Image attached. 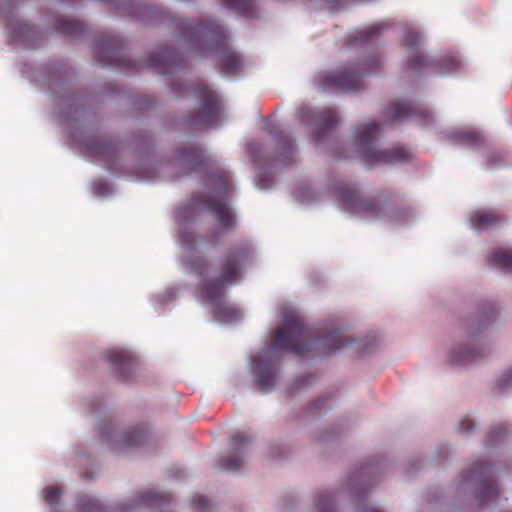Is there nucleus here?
<instances>
[{
    "mask_svg": "<svg viewBox=\"0 0 512 512\" xmlns=\"http://www.w3.org/2000/svg\"><path fill=\"white\" fill-rule=\"evenodd\" d=\"M390 122L403 121L411 119L420 125H428L432 122L433 116L426 109L410 108L404 105L390 107L385 112Z\"/></svg>",
    "mask_w": 512,
    "mask_h": 512,
    "instance_id": "ddd939ff",
    "label": "nucleus"
},
{
    "mask_svg": "<svg viewBox=\"0 0 512 512\" xmlns=\"http://www.w3.org/2000/svg\"><path fill=\"white\" fill-rule=\"evenodd\" d=\"M176 158L182 165L187 167L189 172L195 171L208 163L205 151L200 146L194 144L178 149Z\"/></svg>",
    "mask_w": 512,
    "mask_h": 512,
    "instance_id": "4468645a",
    "label": "nucleus"
},
{
    "mask_svg": "<svg viewBox=\"0 0 512 512\" xmlns=\"http://www.w3.org/2000/svg\"><path fill=\"white\" fill-rule=\"evenodd\" d=\"M471 225L475 230H488L497 225L501 218L494 211H476L471 215Z\"/></svg>",
    "mask_w": 512,
    "mask_h": 512,
    "instance_id": "f3484780",
    "label": "nucleus"
},
{
    "mask_svg": "<svg viewBox=\"0 0 512 512\" xmlns=\"http://www.w3.org/2000/svg\"><path fill=\"white\" fill-rule=\"evenodd\" d=\"M507 434V427L505 424L501 423L496 426H493L488 435V441L492 443L494 440L500 439Z\"/></svg>",
    "mask_w": 512,
    "mask_h": 512,
    "instance_id": "c756f323",
    "label": "nucleus"
},
{
    "mask_svg": "<svg viewBox=\"0 0 512 512\" xmlns=\"http://www.w3.org/2000/svg\"><path fill=\"white\" fill-rule=\"evenodd\" d=\"M81 512H103V507L98 500L90 497H81L78 501Z\"/></svg>",
    "mask_w": 512,
    "mask_h": 512,
    "instance_id": "393cba45",
    "label": "nucleus"
},
{
    "mask_svg": "<svg viewBox=\"0 0 512 512\" xmlns=\"http://www.w3.org/2000/svg\"><path fill=\"white\" fill-rule=\"evenodd\" d=\"M316 512H337L334 506V499L331 493H320L316 503Z\"/></svg>",
    "mask_w": 512,
    "mask_h": 512,
    "instance_id": "b1692460",
    "label": "nucleus"
},
{
    "mask_svg": "<svg viewBox=\"0 0 512 512\" xmlns=\"http://www.w3.org/2000/svg\"><path fill=\"white\" fill-rule=\"evenodd\" d=\"M335 195L344 209L354 215L370 219L399 220L403 211L392 205L397 194L387 191L380 197L362 196L352 183H341L335 188Z\"/></svg>",
    "mask_w": 512,
    "mask_h": 512,
    "instance_id": "7ed1b4c3",
    "label": "nucleus"
},
{
    "mask_svg": "<svg viewBox=\"0 0 512 512\" xmlns=\"http://www.w3.org/2000/svg\"><path fill=\"white\" fill-rule=\"evenodd\" d=\"M213 183L219 186V195H199L195 197L196 205H203L215 217L216 222L222 231H232L236 226L234 214L223 199L231 186V177L225 171L213 175Z\"/></svg>",
    "mask_w": 512,
    "mask_h": 512,
    "instance_id": "39448f33",
    "label": "nucleus"
},
{
    "mask_svg": "<svg viewBox=\"0 0 512 512\" xmlns=\"http://www.w3.org/2000/svg\"><path fill=\"white\" fill-rule=\"evenodd\" d=\"M252 439L244 432H236L230 439L231 453L219 459L220 468L227 471H237L244 464V455Z\"/></svg>",
    "mask_w": 512,
    "mask_h": 512,
    "instance_id": "9d476101",
    "label": "nucleus"
},
{
    "mask_svg": "<svg viewBox=\"0 0 512 512\" xmlns=\"http://www.w3.org/2000/svg\"><path fill=\"white\" fill-rule=\"evenodd\" d=\"M299 118L302 121L314 124V140L320 142L331 133L339 123V117L333 110L312 111L309 108H300Z\"/></svg>",
    "mask_w": 512,
    "mask_h": 512,
    "instance_id": "6e6552de",
    "label": "nucleus"
},
{
    "mask_svg": "<svg viewBox=\"0 0 512 512\" xmlns=\"http://www.w3.org/2000/svg\"><path fill=\"white\" fill-rule=\"evenodd\" d=\"M169 501L167 495L155 491H143L140 493L141 504L161 506L163 502Z\"/></svg>",
    "mask_w": 512,
    "mask_h": 512,
    "instance_id": "5701e85b",
    "label": "nucleus"
},
{
    "mask_svg": "<svg viewBox=\"0 0 512 512\" xmlns=\"http://www.w3.org/2000/svg\"><path fill=\"white\" fill-rule=\"evenodd\" d=\"M451 138L461 144L471 148H476L484 143V137L478 130L473 129H461L454 132Z\"/></svg>",
    "mask_w": 512,
    "mask_h": 512,
    "instance_id": "a211bd4d",
    "label": "nucleus"
},
{
    "mask_svg": "<svg viewBox=\"0 0 512 512\" xmlns=\"http://www.w3.org/2000/svg\"><path fill=\"white\" fill-rule=\"evenodd\" d=\"M249 254V245L241 242L229 247L214 265L209 264L202 256L194 257L187 262L191 271L201 278L200 293L212 305L213 315L220 322L230 323L240 318L239 310L225 303L223 296L226 287L240 281Z\"/></svg>",
    "mask_w": 512,
    "mask_h": 512,
    "instance_id": "f257e3e1",
    "label": "nucleus"
},
{
    "mask_svg": "<svg viewBox=\"0 0 512 512\" xmlns=\"http://www.w3.org/2000/svg\"><path fill=\"white\" fill-rule=\"evenodd\" d=\"M181 242L185 248L194 250L198 247L200 242H204V239L195 235L193 232L185 231L181 234Z\"/></svg>",
    "mask_w": 512,
    "mask_h": 512,
    "instance_id": "bb28decb",
    "label": "nucleus"
},
{
    "mask_svg": "<svg viewBox=\"0 0 512 512\" xmlns=\"http://www.w3.org/2000/svg\"><path fill=\"white\" fill-rule=\"evenodd\" d=\"M252 365L257 388L263 393L271 392L277 376V360L267 357V352H263L252 359Z\"/></svg>",
    "mask_w": 512,
    "mask_h": 512,
    "instance_id": "0eeeda50",
    "label": "nucleus"
},
{
    "mask_svg": "<svg viewBox=\"0 0 512 512\" xmlns=\"http://www.w3.org/2000/svg\"><path fill=\"white\" fill-rule=\"evenodd\" d=\"M380 131V124L371 121L359 125L355 130L356 143L362 148L361 158L367 164H391L407 159L408 152L402 147L373 150L370 145Z\"/></svg>",
    "mask_w": 512,
    "mask_h": 512,
    "instance_id": "20e7f679",
    "label": "nucleus"
},
{
    "mask_svg": "<svg viewBox=\"0 0 512 512\" xmlns=\"http://www.w3.org/2000/svg\"><path fill=\"white\" fill-rule=\"evenodd\" d=\"M223 3L226 7L238 9L244 5L245 0H223Z\"/></svg>",
    "mask_w": 512,
    "mask_h": 512,
    "instance_id": "e433bc0d",
    "label": "nucleus"
},
{
    "mask_svg": "<svg viewBox=\"0 0 512 512\" xmlns=\"http://www.w3.org/2000/svg\"><path fill=\"white\" fill-rule=\"evenodd\" d=\"M421 36L418 32L409 30L404 38V44L407 47H413L416 46L418 43H420Z\"/></svg>",
    "mask_w": 512,
    "mask_h": 512,
    "instance_id": "2f4dec72",
    "label": "nucleus"
},
{
    "mask_svg": "<svg viewBox=\"0 0 512 512\" xmlns=\"http://www.w3.org/2000/svg\"><path fill=\"white\" fill-rule=\"evenodd\" d=\"M365 489L363 488H356V491H360V492H363Z\"/></svg>",
    "mask_w": 512,
    "mask_h": 512,
    "instance_id": "ea45409f",
    "label": "nucleus"
},
{
    "mask_svg": "<svg viewBox=\"0 0 512 512\" xmlns=\"http://www.w3.org/2000/svg\"><path fill=\"white\" fill-rule=\"evenodd\" d=\"M475 427L474 422L469 418H464L459 423V430L461 432H469Z\"/></svg>",
    "mask_w": 512,
    "mask_h": 512,
    "instance_id": "c9c22d12",
    "label": "nucleus"
},
{
    "mask_svg": "<svg viewBox=\"0 0 512 512\" xmlns=\"http://www.w3.org/2000/svg\"><path fill=\"white\" fill-rule=\"evenodd\" d=\"M488 264L512 272V250L499 248L488 256Z\"/></svg>",
    "mask_w": 512,
    "mask_h": 512,
    "instance_id": "aec40b11",
    "label": "nucleus"
},
{
    "mask_svg": "<svg viewBox=\"0 0 512 512\" xmlns=\"http://www.w3.org/2000/svg\"><path fill=\"white\" fill-rule=\"evenodd\" d=\"M220 119L218 98H202L198 112L189 118L190 126L196 129L216 127Z\"/></svg>",
    "mask_w": 512,
    "mask_h": 512,
    "instance_id": "9b49d317",
    "label": "nucleus"
},
{
    "mask_svg": "<svg viewBox=\"0 0 512 512\" xmlns=\"http://www.w3.org/2000/svg\"><path fill=\"white\" fill-rule=\"evenodd\" d=\"M43 493L45 502L55 508L58 505L62 490L56 486H49L44 489Z\"/></svg>",
    "mask_w": 512,
    "mask_h": 512,
    "instance_id": "a878e982",
    "label": "nucleus"
},
{
    "mask_svg": "<svg viewBox=\"0 0 512 512\" xmlns=\"http://www.w3.org/2000/svg\"><path fill=\"white\" fill-rule=\"evenodd\" d=\"M499 389L504 390L512 386V368L507 369L498 381Z\"/></svg>",
    "mask_w": 512,
    "mask_h": 512,
    "instance_id": "72a5a7b5",
    "label": "nucleus"
},
{
    "mask_svg": "<svg viewBox=\"0 0 512 512\" xmlns=\"http://www.w3.org/2000/svg\"><path fill=\"white\" fill-rule=\"evenodd\" d=\"M470 479L479 480V501L481 504L490 499H494L498 495V488L496 482L491 475V466L487 463H476L471 471Z\"/></svg>",
    "mask_w": 512,
    "mask_h": 512,
    "instance_id": "f8f14e48",
    "label": "nucleus"
},
{
    "mask_svg": "<svg viewBox=\"0 0 512 512\" xmlns=\"http://www.w3.org/2000/svg\"><path fill=\"white\" fill-rule=\"evenodd\" d=\"M195 96H215V92L207 84L200 83Z\"/></svg>",
    "mask_w": 512,
    "mask_h": 512,
    "instance_id": "f704fd0d",
    "label": "nucleus"
},
{
    "mask_svg": "<svg viewBox=\"0 0 512 512\" xmlns=\"http://www.w3.org/2000/svg\"><path fill=\"white\" fill-rule=\"evenodd\" d=\"M146 439V432L143 429L135 428L125 433L122 440L123 446H139Z\"/></svg>",
    "mask_w": 512,
    "mask_h": 512,
    "instance_id": "4be33fe9",
    "label": "nucleus"
},
{
    "mask_svg": "<svg viewBox=\"0 0 512 512\" xmlns=\"http://www.w3.org/2000/svg\"><path fill=\"white\" fill-rule=\"evenodd\" d=\"M109 362L115 366L122 380L129 379L134 369L133 357L122 350H115L108 355Z\"/></svg>",
    "mask_w": 512,
    "mask_h": 512,
    "instance_id": "2eb2a0df",
    "label": "nucleus"
},
{
    "mask_svg": "<svg viewBox=\"0 0 512 512\" xmlns=\"http://www.w3.org/2000/svg\"><path fill=\"white\" fill-rule=\"evenodd\" d=\"M384 24L383 23H376L372 24L366 28H364L361 32V38L362 39H369L373 35H376L380 33V31L383 29Z\"/></svg>",
    "mask_w": 512,
    "mask_h": 512,
    "instance_id": "7c9ffc66",
    "label": "nucleus"
},
{
    "mask_svg": "<svg viewBox=\"0 0 512 512\" xmlns=\"http://www.w3.org/2000/svg\"><path fill=\"white\" fill-rule=\"evenodd\" d=\"M408 64L411 68L418 69L427 66L428 60L422 53H418L415 57L409 60Z\"/></svg>",
    "mask_w": 512,
    "mask_h": 512,
    "instance_id": "473e14b6",
    "label": "nucleus"
},
{
    "mask_svg": "<svg viewBox=\"0 0 512 512\" xmlns=\"http://www.w3.org/2000/svg\"><path fill=\"white\" fill-rule=\"evenodd\" d=\"M277 138V161L284 166H289L294 162L296 148L294 142L288 135L280 133Z\"/></svg>",
    "mask_w": 512,
    "mask_h": 512,
    "instance_id": "dca6fc26",
    "label": "nucleus"
},
{
    "mask_svg": "<svg viewBox=\"0 0 512 512\" xmlns=\"http://www.w3.org/2000/svg\"><path fill=\"white\" fill-rule=\"evenodd\" d=\"M81 146L87 155L95 157L107 165L114 162L118 155L117 144L105 136L85 137Z\"/></svg>",
    "mask_w": 512,
    "mask_h": 512,
    "instance_id": "1a4fd4ad",
    "label": "nucleus"
},
{
    "mask_svg": "<svg viewBox=\"0 0 512 512\" xmlns=\"http://www.w3.org/2000/svg\"><path fill=\"white\" fill-rule=\"evenodd\" d=\"M477 357L475 349H460L453 351L451 354V362L457 365H467L473 362Z\"/></svg>",
    "mask_w": 512,
    "mask_h": 512,
    "instance_id": "412c9836",
    "label": "nucleus"
},
{
    "mask_svg": "<svg viewBox=\"0 0 512 512\" xmlns=\"http://www.w3.org/2000/svg\"><path fill=\"white\" fill-rule=\"evenodd\" d=\"M283 323V328L275 333L272 348L284 350L299 357L306 355L316 344L321 354H332L351 343L344 339L339 331L316 337L314 331L295 313L285 314Z\"/></svg>",
    "mask_w": 512,
    "mask_h": 512,
    "instance_id": "f03ea898",
    "label": "nucleus"
},
{
    "mask_svg": "<svg viewBox=\"0 0 512 512\" xmlns=\"http://www.w3.org/2000/svg\"><path fill=\"white\" fill-rule=\"evenodd\" d=\"M99 184H100V185H104V186H106V184H104V183H100V182H99ZM94 185L96 186V185H98V183H97V182H94Z\"/></svg>",
    "mask_w": 512,
    "mask_h": 512,
    "instance_id": "a19ab883",
    "label": "nucleus"
},
{
    "mask_svg": "<svg viewBox=\"0 0 512 512\" xmlns=\"http://www.w3.org/2000/svg\"><path fill=\"white\" fill-rule=\"evenodd\" d=\"M461 66H462V64L456 56H454V55L447 56L442 61L441 72H447V73L457 72L461 69Z\"/></svg>",
    "mask_w": 512,
    "mask_h": 512,
    "instance_id": "cd10ccee",
    "label": "nucleus"
},
{
    "mask_svg": "<svg viewBox=\"0 0 512 512\" xmlns=\"http://www.w3.org/2000/svg\"><path fill=\"white\" fill-rule=\"evenodd\" d=\"M314 81L322 90H354L361 84V73L354 65L342 66L319 72Z\"/></svg>",
    "mask_w": 512,
    "mask_h": 512,
    "instance_id": "423d86ee",
    "label": "nucleus"
},
{
    "mask_svg": "<svg viewBox=\"0 0 512 512\" xmlns=\"http://www.w3.org/2000/svg\"><path fill=\"white\" fill-rule=\"evenodd\" d=\"M210 239H211V242H213L214 244H218V242H219V235H218V233H212L210 235Z\"/></svg>",
    "mask_w": 512,
    "mask_h": 512,
    "instance_id": "4c0bfd02",
    "label": "nucleus"
},
{
    "mask_svg": "<svg viewBox=\"0 0 512 512\" xmlns=\"http://www.w3.org/2000/svg\"><path fill=\"white\" fill-rule=\"evenodd\" d=\"M192 504L196 512H209L211 511L212 504L204 496H196L192 499Z\"/></svg>",
    "mask_w": 512,
    "mask_h": 512,
    "instance_id": "c85d7f7f",
    "label": "nucleus"
},
{
    "mask_svg": "<svg viewBox=\"0 0 512 512\" xmlns=\"http://www.w3.org/2000/svg\"><path fill=\"white\" fill-rule=\"evenodd\" d=\"M101 434L103 437L108 436V434H109L108 428L107 427L102 428Z\"/></svg>",
    "mask_w": 512,
    "mask_h": 512,
    "instance_id": "58836bf2",
    "label": "nucleus"
},
{
    "mask_svg": "<svg viewBox=\"0 0 512 512\" xmlns=\"http://www.w3.org/2000/svg\"><path fill=\"white\" fill-rule=\"evenodd\" d=\"M220 65L225 74L237 75L242 70L243 61L237 53L225 50L221 55Z\"/></svg>",
    "mask_w": 512,
    "mask_h": 512,
    "instance_id": "6ab92c4d",
    "label": "nucleus"
}]
</instances>
